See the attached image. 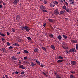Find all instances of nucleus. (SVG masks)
Listing matches in <instances>:
<instances>
[{"instance_id": "1", "label": "nucleus", "mask_w": 78, "mask_h": 78, "mask_svg": "<svg viewBox=\"0 0 78 78\" xmlns=\"http://www.w3.org/2000/svg\"><path fill=\"white\" fill-rule=\"evenodd\" d=\"M24 29H25L26 31H27V32H30V28L29 27L27 26H25L24 27Z\"/></svg>"}, {"instance_id": "2", "label": "nucleus", "mask_w": 78, "mask_h": 78, "mask_svg": "<svg viewBox=\"0 0 78 78\" xmlns=\"http://www.w3.org/2000/svg\"><path fill=\"white\" fill-rule=\"evenodd\" d=\"M55 6V4H54V2H51L50 4V6L51 8H53V7H54Z\"/></svg>"}, {"instance_id": "3", "label": "nucleus", "mask_w": 78, "mask_h": 78, "mask_svg": "<svg viewBox=\"0 0 78 78\" xmlns=\"http://www.w3.org/2000/svg\"><path fill=\"white\" fill-rule=\"evenodd\" d=\"M62 45H64V46H65V48L63 47V48H64V49L65 50H66V49H67V48H68V47H66V45H65V44H66V43L64 42H62Z\"/></svg>"}, {"instance_id": "4", "label": "nucleus", "mask_w": 78, "mask_h": 78, "mask_svg": "<svg viewBox=\"0 0 78 78\" xmlns=\"http://www.w3.org/2000/svg\"><path fill=\"white\" fill-rule=\"evenodd\" d=\"M55 14L56 15H58L59 14V12H58V9H56L55 11Z\"/></svg>"}, {"instance_id": "5", "label": "nucleus", "mask_w": 78, "mask_h": 78, "mask_svg": "<svg viewBox=\"0 0 78 78\" xmlns=\"http://www.w3.org/2000/svg\"><path fill=\"white\" fill-rule=\"evenodd\" d=\"M71 64L72 65H76V62L75 61H71Z\"/></svg>"}, {"instance_id": "6", "label": "nucleus", "mask_w": 78, "mask_h": 78, "mask_svg": "<svg viewBox=\"0 0 78 78\" xmlns=\"http://www.w3.org/2000/svg\"><path fill=\"white\" fill-rule=\"evenodd\" d=\"M19 68H20V69H25V66H23V65H20L19 66Z\"/></svg>"}, {"instance_id": "7", "label": "nucleus", "mask_w": 78, "mask_h": 78, "mask_svg": "<svg viewBox=\"0 0 78 78\" xmlns=\"http://www.w3.org/2000/svg\"><path fill=\"white\" fill-rule=\"evenodd\" d=\"M70 3L71 5H74L75 4V1L73 0H69Z\"/></svg>"}, {"instance_id": "8", "label": "nucleus", "mask_w": 78, "mask_h": 78, "mask_svg": "<svg viewBox=\"0 0 78 78\" xmlns=\"http://www.w3.org/2000/svg\"><path fill=\"white\" fill-rule=\"evenodd\" d=\"M40 9L42 11L44 10V9H45V7L44 5H41L40 7Z\"/></svg>"}, {"instance_id": "9", "label": "nucleus", "mask_w": 78, "mask_h": 78, "mask_svg": "<svg viewBox=\"0 0 78 78\" xmlns=\"http://www.w3.org/2000/svg\"><path fill=\"white\" fill-rule=\"evenodd\" d=\"M11 60L12 61H16L17 60V58L14 56H12L11 57Z\"/></svg>"}, {"instance_id": "10", "label": "nucleus", "mask_w": 78, "mask_h": 78, "mask_svg": "<svg viewBox=\"0 0 78 78\" xmlns=\"http://www.w3.org/2000/svg\"><path fill=\"white\" fill-rule=\"evenodd\" d=\"M65 10L68 12H71V11H72V10H71V9H65Z\"/></svg>"}, {"instance_id": "11", "label": "nucleus", "mask_w": 78, "mask_h": 78, "mask_svg": "<svg viewBox=\"0 0 78 78\" xmlns=\"http://www.w3.org/2000/svg\"><path fill=\"white\" fill-rule=\"evenodd\" d=\"M64 39H67L68 37H67V36L66 35H62Z\"/></svg>"}, {"instance_id": "12", "label": "nucleus", "mask_w": 78, "mask_h": 78, "mask_svg": "<svg viewBox=\"0 0 78 78\" xmlns=\"http://www.w3.org/2000/svg\"><path fill=\"white\" fill-rule=\"evenodd\" d=\"M13 5H17V0H15L14 2H13Z\"/></svg>"}, {"instance_id": "13", "label": "nucleus", "mask_w": 78, "mask_h": 78, "mask_svg": "<svg viewBox=\"0 0 78 78\" xmlns=\"http://www.w3.org/2000/svg\"><path fill=\"white\" fill-rule=\"evenodd\" d=\"M20 16L19 15H17L16 16V20H20Z\"/></svg>"}, {"instance_id": "14", "label": "nucleus", "mask_w": 78, "mask_h": 78, "mask_svg": "<svg viewBox=\"0 0 78 78\" xmlns=\"http://www.w3.org/2000/svg\"><path fill=\"white\" fill-rule=\"evenodd\" d=\"M16 41L17 42H21V39L19 38H17Z\"/></svg>"}, {"instance_id": "15", "label": "nucleus", "mask_w": 78, "mask_h": 78, "mask_svg": "<svg viewBox=\"0 0 78 78\" xmlns=\"http://www.w3.org/2000/svg\"><path fill=\"white\" fill-rule=\"evenodd\" d=\"M2 50L3 52H4V53H6V49L5 48H2Z\"/></svg>"}, {"instance_id": "16", "label": "nucleus", "mask_w": 78, "mask_h": 78, "mask_svg": "<svg viewBox=\"0 0 78 78\" xmlns=\"http://www.w3.org/2000/svg\"><path fill=\"white\" fill-rule=\"evenodd\" d=\"M58 39H59V40H61V39H62V37L61 35H59L57 37Z\"/></svg>"}, {"instance_id": "17", "label": "nucleus", "mask_w": 78, "mask_h": 78, "mask_svg": "<svg viewBox=\"0 0 78 78\" xmlns=\"http://www.w3.org/2000/svg\"><path fill=\"white\" fill-rule=\"evenodd\" d=\"M58 59H64V58H63V57H61L60 56H59L58 57Z\"/></svg>"}, {"instance_id": "18", "label": "nucleus", "mask_w": 78, "mask_h": 78, "mask_svg": "<svg viewBox=\"0 0 78 78\" xmlns=\"http://www.w3.org/2000/svg\"><path fill=\"white\" fill-rule=\"evenodd\" d=\"M72 42L73 43H77V41L76 40H73Z\"/></svg>"}, {"instance_id": "19", "label": "nucleus", "mask_w": 78, "mask_h": 78, "mask_svg": "<svg viewBox=\"0 0 78 78\" xmlns=\"http://www.w3.org/2000/svg\"><path fill=\"white\" fill-rule=\"evenodd\" d=\"M51 47L53 49V50H55V47L54 46V45H52L51 46Z\"/></svg>"}, {"instance_id": "20", "label": "nucleus", "mask_w": 78, "mask_h": 78, "mask_svg": "<svg viewBox=\"0 0 78 78\" xmlns=\"http://www.w3.org/2000/svg\"><path fill=\"white\" fill-rule=\"evenodd\" d=\"M41 48L42 49H43V50L44 51H46V48H45L44 47H41Z\"/></svg>"}, {"instance_id": "21", "label": "nucleus", "mask_w": 78, "mask_h": 78, "mask_svg": "<svg viewBox=\"0 0 78 78\" xmlns=\"http://www.w3.org/2000/svg\"><path fill=\"white\" fill-rule=\"evenodd\" d=\"M14 46H20V45L17 43H15L13 44Z\"/></svg>"}, {"instance_id": "22", "label": "nucleus", "mask_w": 78, "mask_h": 78, "mask_svg": "<svg viewBox=\"0 0 78 78\" xmlns=\"http://www.w3.org/2000/svg\"><path fill=\"white\" fill-rule=\"evenodd\" d=\"M63 60L61 59V60H58L57 61V62H58V63H59L60 62H63Z\"/></svg>"}, {"instance_id": "23", "label": "nucleus", "mask_w": 78, "mask_h": 78, "mask_svg": "<svg viewBox=\"0 0 78 78\" xmlns=\"http://www.w3.org/2000/svg\"><path fill=\"white\" fill-rule=\"evenodd\" d=\"M39 51V49H38V48H35L34 51L35 52H37Z\"/></svg>"}, {"instance_id": "24", "label": "nucleus", "mask_w": 78, "mask_h": 78, "mask_svg": "<svg viewBox=\"0 0 78 78\" xmlns=\"http://www.w3.org/2000/svg\"><path fill=\"white\" fill-rule=\"evenodd\" d=\"M0 35L2 36H3V37H5V35L3 34H2L1 32H0Z\"/></svg>"}, {"instance_id": "25", "label": "nucleus", "mask_w": 78, "mask_h": 78, "mask_svg": "<svg viewBox=\"0 0 78 78\" xmlns=\"http://www.w3.org/2000/svg\"><path fill=\"white\" fill-rule=\"evenodd\" d=\"M35 60L37 64H39V65H40V64H41V62H39V61H38L36 59Z\"/></svg>"}, {"instance_id": "26", "label": "nucleus", "mask_w": 78, "mask_h": 78, "mask_svg": "<svg viewBox=\"0 0 78 78\" xmlns=\"http://www.w3.org/2000/svg\"><path fill=\"white\" fill-rule=\"evenodd\" d=\"M70 78H75V77L72 75H70Z\"/></svg>"}, {"instance_id": "27", "label": "nucleus", "mask_w": 78, "mask_h": 78, "mask_svg": "<svg viewBox=\"0 0 78 78\" xmlns=\"http://www.w3.org/2000/svg\"><path fill=\"white\" fill-rule=\"evenodd\" d=\"M23 51L25 53H29V52H28V51L27 50H24Z\"/></svg>"}, {"instance_id": "28", "label": "nucleus", "mask_w": 78, "mask_h": 78, "mask_svg": "<svg viewBox=\"0 0 78 78\" xmlns=\"http://www.w3.org/2000/svg\"><path fill=\"white\" fill-rule=\"evenodd\" d=\"M73 52H76V50L75 48H72L71 49Z\"/></svg>"}, {"instance_id": "29", "label": "nucleus", "mask_w": 78, "mask_h": 78, "mask_svg": "<svg viewBox=\"0 0 78 78\" xmlns=\"http://www.w3.org/2000/svg\"><path fill=\"white\" fill-rule=\"evenodd\" d=\"M31 64L32 66H35V64L33 62H31Z\"/></svg>"}, {"instance_id": "30", "label": "nucleus", "mask_w": 78, "mask_h": 78, "mask_svg": "<svg viewBox=\"0 0 78 78\" xmlns=\"http://www.w3.org/2000/svg\"><path fill=\"white\" fill-rule=\"evenodd\" d=\"M27 38L28 40H29V41H30V40H31V38L30 37H27Z\"/></svg>"}, {"instance_id": "31", "label": "nucleus", "mask_w": 78, "mask_h": 78, "mask_svg": "<svg viewBox=\"0 0 78 78\" xmlns=\"http://www.w3.org/2000/svg\"><path fill=\"white\" fill-rule=\"evenodd\" d=\"M21 28V30H25L24 29V27H23V26H21L20 27Z\"/></svg>"}, {"instance_id": "32", "label": "nucleus", "mask_w": 78, "mask_h": 78, "mask_svg": "<svg viewBox=\"0 0 78 78\" xmlns=\"http://www.w3.org/2000/svg\"><path fill=\"white\" fill-rule=\"evenodd\" d=\"M48 20H49V22H53L52 19H48Z\"/></svg>"}, {"instance_id": "33", "label": "nucleus", "mask_w": 78, "mask_h": 78, "mask_svg": "<svg viewBox=\"0 0 78 78\" xmlns=\"http://www.w3.org/2000/svg\"><path fill=\"white\" fill-rule=\"evenodd\" d=\"M54 4H55V5H58V2H57L56 1L53 2Z\"/></svg>"}, {"instance_id": "34", "label": "nucleus", "mask_w": 78, "mask_h": 78, "mask_svg": "<svg viewBox=\"0 0 78 78\" xmlns=\"http://www.w3.org/2000/svg\"><path fill=\"white\" fill-rule=\"evenodd\" d=\"M49 37H51L53 38V35L51 34L50 35H49Z\"/></svg>"}, {"instance_id": "35", "label": "nucleus", "mask_w": 78, "mask_h": 78, "mask_svg": "<svg viewBox=\"0 0 78 78\" xmlns=\"http://www.w3.org/2000/svg\"><path fill=\"white\" fill-rule=\"evenodd\" d=\"M56 78H61V76L58 75L56 76Z\"/></svg>"}, {"instance_id": "36", "label": "nucleus", "mask_w": 78, "mask_h": 78, "mask_svg": "<svg viewBox=\"0 0 78 78\" xmlns=\"http://www.w3.org/2000/svg\"><path fill=\"white\" fill-rule=\"evenodd\" d=\"M64 10H61V11H60V14H63L64 13Z\"/></svg>"}, {"instance_id": "37", "label": "nucleus", "mask_w": 78, "mask_h": 78, "mask_svg": "<svg viewBox=\"0 0 78 78\" xmlns=\"http://www.w3.org/2000/svg\"><path fill=\"white\" fill-rule=\"evenodd\" d=\"M12 31L13 33H15V32L16 29H15L12 28Z\"/></svg>"}, {"instance_id": "38", "label": "nucleus", "mask_w": 78, "mask_h": 78, "mask_svg": "<svg viewBox=\"0 0 78 78\" xmlns=\"http://www.w3.org/2000/svg\"><path fill=\"white\" fill-rule=\"evenodd\" d=\"M70 73H75V71H70Z\"/></svg>"}, {"instance_id": "39", "label": "nucleus", "mask_w": 78, "mask_h": 78, "mask_svg": "<svg viewBox=\"0 0 78 78\" xmlns=\"http://www.w3.org/2000/svg\"><path fill=\"white\" fill-rule=\"evenodd\" d=\"M76 50H78V44H76Z\"/></svg>"}, {"instance_id": "40", "label": "nucleus", "mask_w": 78, "mask_h": 78, "mask_svg": "<svg viewBox=\"0 0 78 78\" xmlns=\"http://www.w3.org/2000/svg\"><path fill=\"white\" fill-rule=\"evenodd\" d=\"M7 45L8 46H9V45H10V43H9V42H7Z\"/></svg>"}, {"instance_id": "41", "label": "nucleus", "mask_w": 78, "mask_h": 78, "mask_svg": "<svg viewBox=\"0 0 78 78\" xmlns=\"http://www.w3.org/2000/svg\"><path fill=\"white\" fill-rule=\"evenodd\" d=\"M43 75H44V76H47V75H46V74H45L44 72H43Z\"/></svg>"}, {"instance_id": "42", "label": "nucleus", "mask_w": 78, "mask_h": 78, "mask_svg": "<svg viewBox=\"0 0 78 78\" xmlns=\"http://www.w3.org/2000/svg\"><path fill=\"white\" fill-rule=\"evenodd\" d=\"M63 9H66V6L65 5H64L63 6Z\"/></svg>"}, {"instance_id": "43", "label": "nucleus", "mask_w": 78, "mask_h": 78, "mask_svg": "<svg viewBox=\"0 0 78 78\" xmlns=\"http://www.w3.org/2000/svg\"><path fill=\"white\" fill-rule=\"evenodd\" d=\"M2 40L3 42H5V39L3 38H2Z\"/></svg>"}, {"instance_id": "44", "label": "nucleus", "mask_w": 78, "mask_h": 78, "mask_svg": "<svg viewBox=\"0 0 78 78\" xmlns=\"http://www.w3.org/2000/svg\"><path fill=\"white\" fill-rule=\"evenodd\" d=\"M65 52L66 54H67V53H69V51H68V50L66 51Z\"/></svg>"}, {"instance_id": "45", "label": "nucleus", "mask_w": 78, "mask_h": 78, "mask_svg": "<svg viewBox=\"0 0 78 78\" xmlns=\"http://www.w3.org/2000/svg\"><path fill=\"white\" fill-rule=\"evenodd\" d=\"M42 11L43 12H47V10H45V9H44V10H42Z\"/></svg>"}, {"instance_id": "46", "label": "nucleus", "mask_w": 78, "mask_h": 78, "mask_svg": "<svg viewBox=\"0 0 78 78\" xmlns=\"http://www.w3.org/2000/svg\"><path fill=\"white\" fill-rule=\"evenodd\" d=\"M44 4H47V1L44 0Z\"/></svg>"}, {"instance_id": "47", "label": "nucleus", "mask_w": 78, "mask_h": 78, "mask_svg": "<svg viewBox=\"0 0 78 78\" xmlns=\"http://www.w3.org/2000/svg\"><path fill=\"white\" fill-rule=\"evenodd\" d=\"M24 73H25V72H24V71H23L21 73V75H23Z\"/></svg>"}, {"instance_id": "48", "label": "nucleus", "mask_w": 78, "mask_h": 78, "mask_svg": "<svg viewBox=\"0 0 78 78\" xmlns=\"http://www.w3.org/2000/svg\"><path fill=\"white\" fill-rule=\"evenodd\" d=\"M69 52H71V53H72L73 52V51H72V49H70L69 51Z\"/></svg>"}, {"instance_id": "49", "label": "nucleus", "mask_w": 78, "mask_h": 78, "mask_svg": "<svg viewBox=\"0 0 78 78\" xmlns=\"http://www.w3.org/2000/svg\"><path fill=\"white\" fill-rule=\"evenodd\" d=\"M18 73H19V72H15V75H17Z\"/></svg>"}, {"instance_id": "50", "label": "nucleus", "mask_w": 78, "mask_h": 78, "mask_svg": "<svg viewBox=\"0 0 78 78\" xmlns=\"http://www.w3.org/2000/svg\"><path fill=\"white\" fill-rule=\"evenodd\" d=\"M60 2L61 3H63V1L62 0H60Z\"/></svg>"}, {"instance_id": "51", "label": "nucleus", "mask_w": 78, "mask_h": 78, "mask_svg": "<svg viewBox=\"0 0 78 78\" xmlns=\"http://www.w3.org/2000/svg\"><path fill=\"white\" fill-rule=\"evenodd\" d=\"M25 62H26L27 64H29V62H28L26 61Z\"/></svg>"}, {"instance_id": "52", "label": "nucleus", "mask_w": 78, "mask_h": 78, "mask_svg": "<svg viewBox=\"0 0 78 78\" xmlns=\"http://www.w3.org/2000/svg\"><path fill=\"white\" fill-rule=\"evenodd\" d=\"M45 25H46V23H44V24H43V26H44V27H45Z\"/></svg>"}, {"instance_id": "53", "label": "nucleus", "mask_w": 78, "mask_h": 78, "mask_svg": "<svg viewBox=\"0 0 78 78\" xmlns=\"http://www.w3.org/2000/svg\"><path fill=\"white\" fill-rule=\"evenodd\" d=\"M12 48V46H10L9 48V49H11Z\"/></svg>"}, {"instance_id": "54", "label": "nucleus", "mask_w": 78, "mask_h": 78, "mask_svg": "<svg viewBox=\"0 0 78 78\" xmlns=\"http://www.w3.org/2000/svg\"><path fill=\"white\" fill-rule=\"evenodd\" d=\"M24 59H27V56L24 57Z\"/></svg>"}, {"instance_id": "55", "label": "nucleus", "mask_w": 78, "mask_h": 78, "mask_svg": "<svg viewBox=\"0 0 78 78\" xmlns=\"http://www.w3.org/2000/svg\"><path fill=\"white\" fill-rule=\"evenodd\" d=\"M7 35H9V34H10L9 33L7 32Z\"/></svg>"}, {"instance_id": "56", "label": "nucleus", "mask_w": 78, "mask_h": 78, "mask_svg": "<svg viewBox=\"0 0 78 78\" xmlns=\"http://www.w3.org/2000/svg\"><path fill=\"white\" fill-rule=\"evenodd\" d=\"M65 3L66 4V6H68V3H67V2H66Z\"/></svg>"}, {"instance_id": "57", "label": "nucleus", "mask_w": 78, "mask_h": 78, "mask_svg": "<svg viewBox=\"0 0 78 78\" xmlns=\"http://www.w3.org/2000/svg\"><path fill=\"white\" fill-rule=\"evenodd\" d=\"M2 8V5H0V8L1 9Z\"/></svg>"}, {"instance_id": "58", "label": "nucleus", "mask_w": 78, "mask_h": 78, "mask_svg": "<svg viewBox=\"0 0 78 78\" xmlns=\"http://www.w3.org/2000/svg\"><path fill=\"white\" fill-rule=\"evenodd\" d=\"M17 54H18V55H19V54H20V51H19L17 52Z\"/></svg>"}, {"instance_id": "59", "label": "nucleus", "mask_w": 78, "mask_h": 78, "mask_svg": "<svg viewBox=\"0 0 78 78\" xmlns=\"http://www.w3.org/2000/svg\"><path fill=\"white\" fill-rule=\"evenodd\" d=\"M37 35H38V34H39V32H37Z\"/></svg>"}, {"instance_id": "60", "label": "nucleus", "mask_w": 78, "mask_h": 78, "mask_svg": "<svg viewBox=\"0 0 78 78\" xmlns=\"http://www.w3.org/2000/svg\"><path fill=\"white\" fill-rule=\"evenodd\" d=\"M5 77H6V78H8V76H7V75H5Z\"/></svg>"}, {"instance_id": "61", "label": "nucleus", "mask_w": 78, "mask_h": 78, "mask_svg": "<svg viewBox=\"0 0 78 78\" xmlns=\"http://www.w3.org/2000/svg\"><path fill=\"white\" fill-rule=\"evenodd\" d=\"M41 67H44V65H43V64H41Z\"/></svg>"}, {"instance_id": "62", "label": "nucleus", "mask_w": 78, "mask_h": 78, "mask_svg": "<svg viewBox=\"0 0 78 78\" xmlns=\"http://www.w3.org/2000/svg\"><path fill=\"white\" fill-rule=\"evenodd\" d=\"M65 19H66V20H69V19H68V18H66Z\"/></svg>"}, {"instance_id": "63", "label": "nucleus", "mask_w": 78, "mask_h": 78, "mask_svg": "<svg viewBox=\"0 0 78 78\" xmlns=\"http://www.w3.org/2000/svg\"><path fill=\"white\" fill-rule=\"evenodd\" d=\"M3 5H4V6H5V5H6V4L4 3L3 4Z\"/></svg>"}, {"instance_id": "64", "label": "nucleus", "mask_w": 78, "mask_h": 78, "mask_svg": "<svg viewBox=\"0 0 78 78\" xmlns=\"http://www.w3.org/2000/svg\"><path fill=\"white\" fill-rule=\"evenodd\" d=\"M12 74H15V72L12 73Z\"/></svg>"}]
</instances>
